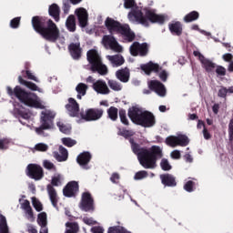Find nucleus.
Wrapping results in <instances>:
<instances>
[{
  "instance_id": "1",
  "label": "nucleus",
  "mask_w": 233,
  "mask_h": 233,
  "mask_svg": "<svg viewBox=\"0 0 233 233\" xmlns=\"http://www.w3.org/2000/svg\"><path fill=\"white\" fill-rule=\"evenodd\" d=\"M125 8H131L132 11L127 15V17L131 23H139L144 26H148V21L151 23H165L167 16L163 15H157L154 11L149 9H144L141 11L139 7L136 6L134 0H125Z\"/></svg>"
},
{
  "instance_id": "2",
  "label": "nucleus",
  "mask_w": 233,
  "mask_h": 233,
  "mask_svg": "<svg viewBox=\"0 0 233 233\" xmlns=\"http://www.w3.org/2000/svg\"><path fill=\"white\" fill-rule=\"evenodd\" d=\"M130 143L134 154H137L140 165L144 168H156V157H161V147L154 146L151 152L139 147V145L134 143V139L130 138Z\"/></svg>"
},
{
  "instance_id": "3",
  "label": "nucleus",
  "mask_w": 233,
  "mask_h": 233,
  "mask_svg": "<svg viewBox=\"0 0 233 233\" xmlns=\"http://www.w3.org/2000/svg\"><path fill=\"white\" fill-rule=\"evenodd\" d=\"M7 94L11 97H17L20 103L25 105L26 106H31L33 108H45V104L41 102L38 96L34 93H27L25 89L21 88L19 86H16L14 90L12 87H6Z\"/></svg>"
},
{
  "instance_id": "4",
  "label": "nucleus",
  "mask_w": 233,
  "mask_h": 233,
  "mask_svg": "<svg viewBox=\"0 0 233 233\" xmlns=\"http://www.w3.org/2000/svg\"><path fill=\"white\" fill-rule=\"evenodd\" d=\"M32 25L35 32L40 34L44 39H46V41L54 43L59 39V28H57V25L52 20L47 21V27L45 28L43 27V18L34 16Z\"/></svg>"
},
{
  "instance_id": "5",
  "label": "nucleus",
  "mask_w": 233,
  "mask_h": 233,
  "mask_svg": "<svg viewBox=\"0 0 233 233\" xmlns=\"http://www.w3.org/2000/svg\"><path fill=\"white\" fill-rule=\"evenodd\" d=\"M128 116L136 125L150 128L156 125V117L148 111L138 106H133L128 110Z\"/></svg>"
},
{
  "instance_id": "6",
  "label": "nucleus",
  "mask_w": 233,
  "mask_h": 233,
  "mask_svg": "<svg viewBox=\"0 0 233 233\" xmlns=\"http://www.w3.org/2000/svg\"><path fill=\"white\" fill-rule=\"evenodd\" d=\"M105 25L109 32H118V34H122L125 39L129 42L134 41V38L136 37V35H134V33L130 30V26H128V25H121L119 22L110 17L106 18Z\"/></svg>"
},
{
  "instance_id": "7",
  "label": "nucleus",
  "mask_w": 233,
  "mask_h": 233,
  "mask_svg": "<svg viewBox=\"0 0 233 233\" xmlns=\"http://www.w3.org/2000/svg\"><path fill=\"white\" fill-rule=\"evenodd\" d=\"M87 61L91 65L90 69L92 72H98L100 76H106L108 74V68L103 64L101 55L97 50L91 49L87 51Z\"/></svg>"
},
{
  "instance_id": "8",
  "label": "nucleus",
  "mask_w": 233,
  "mask_h": 233,
  "mask_svg": "<svg viewBox=\"0 0 233 233\" xmlns=\"http://www.w3.org/2000/svg\"><path fill=\"white\" fill-rule=\"evenodd\" d=\"M54 119H56V112L50 109H44L40 114V127H35V131L38 136H43L45 130H52L54 128Z\"/></svg>"
},
{
  "instance_id": "9",
  "label": "nucleus",
  "mask_w": 233,
  "mask_h": 233,
  "mask_svg": "<svg viewBox=\"0 0 233 233\" xmlns=\"http://www.w3.org/2000/svg\"><path fill=\"white\" fill-rule=\"evenodd\" d=\"M101 43L106 50H112L117 54H121V52H123V46L119 45L117 40H116L112 35H104Z\"/></svg>"
},
{
  "instance_id": "10",
  "label": "nucleus",
  "mask_w": 233,
  "mask_h": 233,
  "mask_svg": "<svg viewBox=\"0 0 233 233\" xmlns=\"http://www.w3.org/2000/svg\"><path fill=\"white\" fill-rule=\"evenodd\" d=\"M166 143L167 145L174 148L176 147H187V145H188L189 143V140L188 137L185 135H177V137H167L166 139Z\"/></svg>"
},
{
  "instance_id": "11",
  "label": "nucleus",
  "mask_w": 233,
  "mask_h": 233,
  "mask_svg": "<svg viewBox=\"0 0 233 233\" xmlns=\"http://www.w3.org/2000/svg\"><path fill=\"white\" fill-rule=\"evenodd\" d=\"M81 119L85 121H97L103 117V109H88L85 112H80Z\"/></svg>"
},
{
  "instance_id": "12",
  "label": "nucleus",
  "mask_w": 233,
  "mask_h": 233,
  "mask_svg": "<svg viewBox=\"0 0 233 233\" xmlns=\"http://www.w3.org/2000/svg\"><path fill=\"white\" fill-rule=\"evenodd\" d=\"M27 176H29L31 179H35V181H39L40 179H43V167L35 164L28 165Z\"/></svg>"
},
{
  "instance_id": "13",
  "label": "nucleus",
  "mask_w": 233,
  "mask_h": 233,
  "mask_svg": "<svg viewBox=\"0 0 233 233\" xmlns=\"http://www.w3.org/2000/svg\"><path fill=\"white\" fill-rule=\"evenodd\" d=\"M193 56H195V57H198V60L202 65V68H205L207 72H212L214 68H216V65L205 57V56H203L199 51H194Z\"/></svg>"
},
{
  "instance_id": "14",
  "label": "nucleus",
  "mask_w": 233,
  "mask_h": 233,
  "mask_svg": "<svg viewBox=\"0 0 233 233\" xmlns=\"http://www.w3.org/2000/svg\"><path fill=\"white\" fill-rule=\"evenodd\" d=\"M80 208L85 212L94 210V199H92V196L90 195V193H83Z\"/></svg>"
},
{
  "instance_id": "15",
  "label": "nucleus",
  "mask_w": 233,
  "mask_h": 233,
  "mask_svg": "<svg viewBox=\"0 0 233 233\" xmlns=\"http://www.w3.org/2000/svg\"><path fill=\"white\" fill-rule=\"evenodd\" d=\"M148 52V46L147 44H139L137 42L133 43L130 46L131 56H147Z\"/></svg>"
},
{
  "instance_id": "16",
  "label": "nucleus",
  "mask_w": 233,
  "mask_h": 233,
  "mask_svg": "<svg viewBox=\"0 0 233 233\" xmlns=\"http://www.w3.org/2000/svg\"><path fill=\"white\" fill-rule=\"evenodd\" d=\"M148 87L151 90H154L157 96H160V97H165V96H167V89L165 88V86L157 80L150 81L148 83Z\"/></svg>"
},
{
  "instance_id": "17",
  "label": "nucleus",
  "mask_w": 233,
  "mask_h": 233,
  "mask_svg": "<svg viewBox=\"0 0 233 233\" xmlns=\"http://www.w3.org/2000/svg\"><path fill=\"white\" fill-rule=\"evenodd\" d=\"M66 108L71 117H79V104L74 98L68 99Z\"/></svg>"
},
{
  "instance_id": "18",
  "label": "nucleus",
  "mask_w": 233,
  "mask_h": 233,
  "mask_svg": "<svg viewBox=\"0 0 233 233\" xmlns=\"http://www.w3.org/2000/svg\"><path fill=\"white\" fill-rule=\"evenodd\" d=\"M93 90H95V92L97 94H102V96L110 94V89L108 88L106 82L104 80H96L95 83H93Z\"/></svg>"
},
{
  "instance_id": "19",
  "label": "nucleus",
  "mask_w": 233,
  "mask_h": 233,
  "mask_svg": "<svg viewBox=\"0 0 233 233\" xmlns=\"http://www.w3.org/2000/svg\"><path fill=\"white\" fill-rule=\"evenodd\" d=\"M75 14L78 17L80 26H82V28H85V26L88 25V13L86 12V9L83 7L77 8L76 9Z\"/></svg>"
},
{
  "instance_id": "20",
  "label": "nucleus",
  "mask_w": 233,
  "mask_h": 233,
  "mask_svg": "<svg viewBox=\"0 0 233 233\" xmlns=\"http://www.w3.org/2000/svg\"><path fill=\"white\" fill-rule=\"evenodd\" d=\"M78 190L79 185H77V182H69L64 188V196H66V198H72V196H76Z\"/></svg>"
},
{
  "instance_id": "21",
  "label": "nucleus",
  "mask_w": 233,
  "mask_h": 233,
  "mask_svg": "<svg viewBox=\"0 0 233 233\" xmlns=\"http://www.w3.org/2000/svg\"><path fill=\"white\" fill-rule=\"evenodd\" d=\"M106 57L112 65V66H114L115 68H117V66L125 65V58L121 55H107Z\"/></svg>"
},
{
  "instance_id": "22",
  "label": "nucleus",
  "mask_w": 233,
  "mask_h": 233,
  "mask_svg": "<svg viewBox=\"0 0 233 233\" xmlns=\"http://www.w3.org/2000/svg\"><path fill=\"white\" fill-rule=\"evenodd\" d=\"M68 49L73 59H79L81 57V44L79 42L71 43Z\"/></svg>"
},
{
  "instance_id": "23",
  "label": "nucleus",
  "mask_w": 233,
  "mask_h": 233,
  "mask_svg": "<svg viewBox=\"0 0 233 233\" xmlns=\"http://www.w3.org/2000/svg\"><path fill=\"white\" fill-rule=\"evenodd\" d=\"M116 76L122 83H128V79H130V70L127 67L119 69L116 72Z\"/></svg>"
},
{
  "instance_id": "24",
  "label": "nucleus",
  "mask_w": 233,
  "mask_h": 233,
  "mask_svg": "<svg viewBox=\"0 0 233 233\" xmlns=\"http://www.w3.org/2000/svg\"><path fill=\"white\" fill-rule=\"evenodd\" d=\"M160 179L162 181L163 185H166V187H176V178L172 175H161Z\"/></svg>"
},
{
  "instance_id": "25",
  "label": "nucleus",
  "mask_w": 233,
  "mask_h": 233,
  "mask_svg": "<svg viewBox=\"0 0 233 233\" xmlns=\"http://www.w3.org/2000/svg\"><path fill=\"white\" fill-rule=\"evenodd\" d=\"M141 69L145 74L147 76H150V72H158L159 71V66L157 64H154L152 62H149L148 64L142 65Z\"/></svg>"
},
{
  "instance_id": "26",
  "label": "nucleus",
  "mask_w": 233,
  "mask_h": 233,
  "mask_svg": "<svg viewBox=\"0 0 233 233\" xmlns=\"http://www.w3.org/2000/svg\"><path fill=\"white\" fill-rule=\"evenodd\" d=\"M18 81L20 85H24L25 86H26V88H29V90H33L34 92H40V93L43 92V89L37 87V85L32 82L25 81V79H23V76H19Z\"/></svg>"
},
{
  "instance_id": "27",
  "label": "nucleus",
  "mask_w": 233,
  "mask_h": 233,
  "mask_svg": "<svg viewBox=\"0 0 233 233\" xmlns=\"http://www.w3.org/2000/svg\"><path fill=\"white\" fill-rule=\"evenodd\" d=\"M21 207L25 211V216L27 219H30L32 221L34 219V214L32 213L30 202L28 200H22Z\"/></svg>"
},
{
  "instance_id": "28",
  "label": "nucleus",
  "mask_w": 233,
  "mask_h": 233,
  "mask_svg": "<svg viewBox=\"0 0 233 233\" xmlns=\"http://www.w3.org/2000/svg\"><path fill=\"white\" fill-rule=\"evenodd\" d=\"M15 113L17 114V116L19 117V121L23 125H25V122H23V120H21V119H30V117H32V113L25 112L23 108L19 109L17 107H15Z\"/></svg>"
},
{
  "instance_id": "29",
  "label": "nucleus",
  "mask_w": 233,
  "mask_h": 233,
  "mask_svg": "<svg viewBox=\"0 0 233 233\" xmlns=\"http://www.w3.org/2000/svg\"><path fill=\"white\" fill-rule=\"evenodd\" d=\"M47 192L53 207H57V193L52 186H47Z\"/></svg>"
},
{
  "instance_id": "30",
  "label": "nucleus",
  "mask_w": 233,
  "mask_h": 233,
  "mask_svg": "<svg viewBox=\"0 0 233 233\" xmlns=\"http://www.w3.org/2000/svg\"><path fill=\"white\" fill-rule=\"evenodd\" d=\"M59 152L61 155L55 153L56 159H57V161H66V159H68V151L66 148L63 147V146H60Z\"/></svg>"
},
{
  "instance_id": "31",
  "label": "nucleus",
  "mask_w": 233,
  "mask_h": 233,
  "mask_svg": "<svg viewBox=\"0 0 233 233\" xmlns=\"http://www.w3.org/2000/svg\"><path fill=\"white\" fill-rule=\"evenodd\" d=\"M86 90H88V86H86V84H84V83L78 84L76 87V91L77 92V96H76L77 99H81L83 96H86Z\"/></svg>"
},
{
  "instance_id": "32",
  "label": "nucleus",
  "mask_w": 233,
  "mask_h": 233,
  "mask_svg": "<svg viewBox=\"0 0 233 233\" xmlns=\"http://www.w3.org/2000/svg\"><path fill=\"white\" fill-rule=\"evenodd\" d=\"M79 225L76 222H66L65 233H78Z\"/></svg>"
},
{
  "instance_id": "33",
  "label": "nucleus",
  "mask_w": 233,
  "mask_h": 233,
  "mask_svg": "<svg viewBox=\"0 0 233 233\" xmlns=\"http://www.w3.org/2000/svg\"><path fill=\"white\" fill-rule=\"evenodd\" d=\"M169 30L172 34H175L176 35H181V32H183V28L181 27V24L179 22L170 24Z\"/></svg>"
},
{
  "instance_id": "34",
  "label": "nucleus",
  "mask_w": 233,
  "mask_h": 233,
  "mask_svg": "<svg viewBox=\"0 0 233 233\" xmlns=\"http://www.w3.org/2000/svg\"><path fill=\"white\" fill-rule=\"evenodd\" d=\"M49 15L51 17H54L55 21H59V6L57 5L53 4L49 6Z\"/></svg>"
},
{
  "instance_id": "35",
  "label": "nucleus",
  "mask_w": 233,
  "mask_h": 233,
  "mask_svg": "<svg viewBox=\"0 0 233 233\" xmlns=\"http://www.w3.org/2000/svg\"><path fill=\"white\" fill-rule=\"evenodd\" d=\"M90 153L84 152L77 157L76 161L79 163V165H86V163L90 161Z\"/></svg>"
},
{
  "instance_id": "36",
  "label": "nucleus",
  "mask_w": 233,
  "mask_h": 233,
  "mask_svg": "<svg viewBox=\"0 0 233 233\" xmlns=\"http://www.w3.org/2000/svg\"><path fill=\"white\" fill-rule=\"evenodd\" d=\"M66 25L69 32H76V17L70 15L66 22Z\"/></svg>"
},
{
  "instance_id": "37",
  "label": "nucleus",
  "mask_w": 233,
  "mask_h": 233,
  "mask_svg": "<svg viewBox=\"0 0 233 233\" xmlns=\"http://www.w3.org/2000/svg\"><path fill=\"white\" fill-rule=\"evenodd\" d=\"M0 233H9L6 218L3 215H0Z\"/></svg>"
},
{
  "instance_id": "38",
  "label": "nucleus",
  "mask_w": 233,
  "mask_h": 233,
  "mask_svg": "<svg viewBox=\"0 0 233 233\" xmlns=\"http://www.w3.org/2000/svg\"><path fill=\"white\" fill-rule=\"evenodd\" d=\"M198 18H199V13H198L196 11H192L191 13L187 14L184 17V21L186 23H192V21H196Z\"/></svg>"
},
{
  "instance_id": "39",
  "label": "nucleus",
  "mask_w": 233,
  "mask_h": 233,
  "mask_svg": "<svg viewBox=\"0 0 233 233\" xmlns=\"http://www.w3.org/2000/svg\"><path fill=\"white\" fill-rule=\"evenodd\" d=\"M37 223L40 227H46V225H48L46 213L42 212L38 214Z\"/></svg>"
},
{
  "instance_id": "40",
  "label": "nucleus",
  "mask_w": 233,
  "mask_h": 233,
  "mask_svg": "<svg viewBox=\"0 0 233 233\" xmlns=\"http://www.w3.org/2000/svg\"><path fill=\"white\" fill-rule=\"evenodd\" d=\"M107 85L111 88V90H115V92H119V90H121V88H123L121 84H119L116 80H108Z\"/></svg>"
},
{
  "instance_id": "41",
  "label": "nucleus",
  "mask_w": 233,
  "mask_h": 233,
  "mask_svg": "<svg viewBox=\"0 0 233 233\" xmlns=\"http://www.w3.org/2000/svg\"><path fill=\"white\" fill-rule=\"evenodd\" d=\"M63 176L61 174H56L53 177H52V185H54V187H59V185H62L63 183Z\"/></svg>"
},
{
  "instance_id": "42",
  "label": "nucleus",
  "mask_w": 233,
  "mask_h": 233,
  "mask_svg": "<svg viewBox=\"0 0 233 233\" xmlns=\"http://www.w3.org/2000/svg\"><path fill=\"white\" fill-rule=\"evenodd\" d=\"M57 127H59L60 132H63V134H70V130H72L70 126H66L63 122H58Z\"/></svg>"
},
{
  "instance_id": "43",
  "label": "nucleus",
  "mask_w": 233,
  "mask_h": 233,
  "mask_svg": "<svg viewBox=\"0 0 233 233\" xmlns=\"http://www.w3.org/2000/svg\"><path fill=\"white\" fill-rule=\"evenodd\" d=\"M107 114L109 118H111L112 121H116V119H117V108L111 106L108 110H107Z\"/></svg>"
},
{
  "instance_id": "44",
  "label": "nucleus",
  "mask_w": 233,
  "mask_h": 233,
  "mask_svg": "<svg viewBox=\"0 0 233 233\" xmlns=\"http://www.w3.org/2000/svg\"><path fill=\"white\" fill-rule=\"evenodd\" d=\"M108 233H127V229L121 226L111 227L108 228Z\"/></svg>"
},
{
  "instance_id": "45",
  "label": "nucleus",
  "mask_w": 233,
  "mask_h": 233,
  "mask_svg": "<svg viewBox=\"0 0 233 233\" xmlns=\"http://www.w3.org/2000/svg\"><path fill=\"white\" fill-rule=\"evenodd\" d=\"M32 203L34 208H35L37 212H41V210H43V204H41V202L37 198H32Z\"/></svg>"
},
{
  "instance_id": "46",
  "label": "nucleus",
  "mask_w": 233,
  "mask_h": 233,
  "mask_svg": "<svg viewBox=\"0 0 233 233\" xmlns=\"http://www.w3.org/2000/svg\"><path fill=\"white\" fill-rule=\"evenodd\" d=\"M148 177V173L145 170H142V171H138L135 174L134 179L136 181H138L140 179H145V177Z\"/></svg>"
},
{
  "instance_id": "47",
  "label": "nucleus",
  "mask_w": 233,
  "mask_h": 233,
  "mask_svg": "<svg viewBox=\"0 0 233 233\" xmlns=\"http://www.w3.org/2000/svg\"><path fill=\"white\" fill-rule=\"evenodd\" d=\"M35 150H37L38 152H46V150H48V145L38 143L35 146Z\"/></svg>"
},
{
  "instance_id": "48",
  "label": "nucleus",
  "mask_w": 233,
  "mask_h": 233,
  "mask_svg": "<svg viewBox=\"0 0 233 233\" xmlns=\"http://www.w3.org/2000/svg\"><path fill=\"white\" fill-rule=\"evenodd\" d=\"M62 143L66 147H74V145H76V140H74L70 137H64V138H62Z\"/></svg>"
},
{
  "instance_id": "49",
  "label": "nucleus",
  "mask_w": 233,
  "mask_h": 233,
  "mask_svg": "<svg viewBox=\"0 0 233 233\" xmlns=\"http://www.w3.org/2000/svg\"><path fill=\"white\" fill-rule=\"evenodd\" d=\"M160 166L162 170H170L172 168V166H170L167 158L161 160Z\"/></svg>"
},
{
  "instance_id": "50",
  "label": "nucleus",
  "mask_w": 233,
  "mask_h": 233,
  "mask_svg": "<svg viewBox=\"0 0 233 233\" xmlns=\"http://www.w3.org/2000/svg\"><path fill=\"white\" fill-rule=\"evenodd\" d=\"M119 116L121 123H123L124 125H128V119L127 118V114L124 110L119 111Z\"/></svg>"
},
{
  "instance_id": "51",
  "label": "nucleus",
  "mask_w": 233,
  "mask_h": 233,
  "mask_svg": "<svg viewBox=\"0 0 233 233\" xmlns=\"http://www.w3.org/2000/svg\"><path fill=\"white\" fill-rule=\"evenodd\" d=\"M194 182L192 181H187L186 183V185L184 186V189L187 191V192H192L194 189Z\"/></svg>"
},
{
  "instance_id": "52",
  "label": "nucleus",
  "mask_w": 233,
  "mask_h": 233,
  "mask_svg": "<svg viewBox=\"0 0 233 233\" xmlns=\"http://www.w3.org/2000/svg\"><path fill=\"white\" fill-rule=\"evenodd\" d=\"M228 137L229 141H233V118L229 121L228 124Z\"/></svg>"
},
{
  "instance_id": "53",
  "label": "nucleus",
  "mask_w": 233,
  "mask_h": 233,
  "mask_svg": "<svg viewBox=\"0 0 233 233\" xmlns=\"http://www.w3.org/2000/svg\"><path fill=\"white\" fill-rule=\"evenodd\" d=\"M20 21H21L20 17H16L11 20V23H10L11 28H17V26H19Z\"/></svg>"
},
{
  "instance_id": "54",
  "label": "nucleus",
  "mask_w": 233,
  "mask_h": 233,
  "mask_svg": "<svg viewBox=\"0 0 233 233\" xmlns=\"http://www.w3.org/2000/svg\"><path fill=\"white\" fill-rule=\"evenodd\" d=\"M44 167L47 170H54V168H56V166H54V163H52L48 160H44Z\"/></svg>"
},
{
  "instance_id": "55",
  "label": "nucleus",
  "mask_w": 233,
  "mask_h": 233,
  "mask_svg": "<svg viewBox=\"0 0 233 233\" xmlns=\"http://www.w3.org/2000/svg\"><path fill=\"white\" fill-rule=\"evenodd\" d=\"M227 94H228V89H227V87H221L218 90V97H227Z\"/></svg>"
},
{
  "instance_id": "56",
  "label": "nucleus",
  "mask_w": 233,
  "mask_h": 233,
  "mask_svg": "<svg viewBox=\"0 0 233 233\" xmlns=\"http://www.w3.org/2000/svg\"><path fill=\"white\" fill-rule=\"evenodd\" d=\"M25 74L28 79H31L32 81H35V83H39V80L37 79V77H35V76H34V74H32V72L26 70Z\"/></svg>"
},
{
  "instance_id": "57",
  "label": "nucleus",
  "mask_w": 233,
  "mask_h": 233,
  "mask_svg": "<svg viewBox=\"0 0 233 233\" xmlns=\"http://www.w3.org/2000/svg\"><path fill=\"white\" fill-rule=\"evenodd\" d=\"M83 221L86 225H96L97 223V221L94 220L92 218H84Z\"/></svg>"
},
{
  "instance_id": "58",
  "label": "nucleus",
  "mask_w": 233,
  "mask_h": 233,
  "mask_svg": "<svg viewBox=\"0 0 233 233\" xmlns=\"http://www.w3.org/2000/svg\"><path fill=\"white\" fill-rule=\"evenodd\" d=\"M170 156L173 159H179L181 157V152L179 150H174Z\"/></svg>"
},
{
  "instance_id": "59",
  "label": "nucleus",
  "mask_w": 233,
  "mask_h": 233,
  "mask_svg": "<svg viewBox=\"0 0 233 233\" xmlns=\"http://www.w3.org/2000/svg\"><path fill=\"white\" fill-rule=\"evenodd\" d=\"M216 72L218 76H225V74H227V69H225V67L219 66L217 67Z\"/></svg>"
},
{
  "instance_id": "60",
  "label": "nucleus",
  "mask_w": 233,
  "mask_h": 233,
  "mask_svg": "<svg viewBox=\"0 0 233 233\" xmlns=\"http://www.w3.org/2000/svg\"><path fill=\"white\" fill-rule=\"evenodd\" d=\"M8 143H10V141L7 138H0V149L6 148Z\"/></svg>"
},
{
  "instance_id": "61",
  "label": "nucleus",
  "mask_w": 233,
  "mask_h": 233,
  "mask_svg": "<svg viewBox=\"0 0 233 233\" xmlns=\"http://www.w3.org/2000/svg\"><path fill=\"white\" fill-rule=\"evenodd\" d=\"M159 77L162 81H167V77H168V73H167V71H161L159 73Z\"/></svg>"
},
{
  "instance_id": "62",
  "label": "nucleus",
  "mask_w": 233,
  "mask_h": 233,
  "mask_svg": "<svg viewBox=\"0 0 233 233\" xmlns=\"http://www.w3.org/2000/svg\"><path fill=\"white\" fill-rule=\"evenodd\" d=\"M222 57L224 59V61L228 62V61H232L233 56H232V54L227 53V54L223 55Z\"/></svg>"
},
{
  "instance_id": "63",
  "label": "nucleus",
  "mask_w": 233,
  "mask_h": 233,
  "mask_svg": "<svg viewBox=\"0 0 233 233\" xmlns=\"http://www.w3.org/2000/svg\"><path fill=\"white\" fill-rule=\"evenodd\" d=\"M111 181L112 183H117V181H119V175L114 173L111 177Z\"/></svg>"
},
{
  "instance_id": "64",
  "label": "nucleus",
  "mask_w": 233,
  "mask_h": 233,
  "mask_svg": "<svg viewBox=\"0 0 233 233\" xmlns=\"http://www.w3.org/2000/svg\"><path fill=\"white\" fill-rule=\"evenodd\" d=\"M92 232L94 233H103L104 232V229L102 228H93L92 229Z\"/></svg>"
}]
</instances>
